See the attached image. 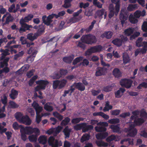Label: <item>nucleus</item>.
<instances>
[{"label": "nucleus", "mask_w": 147, "mask_h": 147, "mask_svg": "<svg viewBox=\"0 0 147 147\" xmlns=\"http://www.w3.org/2000/svg\"><path fill=\"white\" fill-rule=\"evenodd\" d=\"M67 82V80L65 79L54 80L53 82V88L54 89H61L65 86Z\"/></svg>", "instance_id": "obj_1"}, {"label": "nucleus", "mask_w": 147, "mask_h": 147, "mask_svg": "<svg viewBox=\"0 0 147 147\" xmlns=\"http://www.w3.org/2000/svg\"><path fill=\"white\" fill-rule=\"evenodd\" d=\"M135 125L134 124H131L129 127L125 128L124 131L126 132H128V136L132 137H134L137 134L138 131L135 128Z\"/></svg>", "instance_id": "obj_2"}, {"label": "nucleus", "mask_w": 147, "mask_h": 147, "mask_svg": "<svg viewBox=\"0 0 147 147\" xmlns=\"http://www.w3.org/2000/svg\"><path fill=\"white\" fill-rule=\"evenodd\" d=\"M132 83L133 81L131 79L126 78L121 79L120 82V84L122 87L126 88H130Z\"/></svg>", "instance_id": "obj_3"}, {"label": "nucleus", "mask_w": 147, "mask_h": 147, "mask_svg": "<svg viewBox=\"0 0 147 147\" xmlns=\"http://www.w3.org/2000/svg\"><path fill=\"white\" fill-rule=\"evenodd\" d=\"M81 40L88 44H92V34H90L83 35L81 38Z\"/></svg>", "instance_id": "obj_4"}, {"label": "nucleus", "mask_w": 147, "mask_h": 147, "mask_svg": "<svg viewBox=\"0 0 147 147\" xmlns=\"http://www.w3.org/2000/svg\"><path fill=\"white\" fill-rule=\"evenodd\" d=\"M32 106L35 109L36 115L39 114L42 110V107L40 106L38 103L35 101H34L32 104Z\"/></svg>", "instance_id": "obj_5"}, {"label": "nucleus", "mask_w": 147, "mask_h": 147, "mask_svg": "<svg viewBox=\"0 0 147 147\" xmlns=\"http://www.w3.org/2000/svg\"><path fill=\"white\" fill-rule=\"evenodd\" d=\"M20 122L26 125H29L31 123L32 121L29 116L26 115L21 118Z\"/></svg>", "instance_id": "obj_6"}, {"label": "nucleus", "mask_w": 147, "mask_h": 147, "mask_svg": "<svg viewBox=\"0 0 147 147\" xmlns=\"http://www.w3.org/2000/svg\"><path fill=\"white\" fill-rule=\"evenodd\" d=\"M33 27L31 25H29L26 24L21 26L19 29L20 32H25L26 30H30V28H32Z\"/></svg>", "instance_id": "obj_7"}, {"label": "nucleus", "mask_w": 147, "mask_h": 147, "mask_svg": "<svg viewBox=\"0 0 147 147\" xmlns=\"http://www.w3.org/2000/svg\"><path fill=\"white\" fill-rule=\"evenodd\" d=\"M108 135V132H101L98 133L96 135V137L98 140H102L105 138Z\"/></svg>", "instance_id": "obj_8"}, {"label": "nucleus", "mask_w": 147, "mask_h": 147, "mask_svg": "<svg viewBox=\"0 0 147 147\" xmlns=\"http://www.w3.org/2000/svg\"><path fill=\"white\" fill-rule=\"evenodd\" d=\"M32 129V127H31L26 126L25 127H23L20 129V131H23L28 135H30L33 133Z\"/></svg>", "instance_id": "obj_9"}, {"label": "nucleus", "mask_w": 147, "mask_h": 147, "mask_svg": "<svg viewBox=\"0 0 147 147\" xmlns=\"http://www.w3.org/2000/svg\"><path fill=\"white\" fill-rule=\"evenodd\" d=\"M107 69L104 67L98 68L96 72V76H100L105 74Z\"/></svg>", "instance_id": "obj_10"}, {"label": "nucleus", "mask_w": 147, "mask_h": 147, "mask_svg": "<svg viewBox=\"0 0 147 147\" xmlns=\"http://www.w3.org/2000/svg\"><path fill=\"white\" fill-rule=\"evenodd\" d=\"M42 20L43 22L47 26H52L53 24H51L53 22V20H52L49 19L46 15H44L42 17Z\"/></svg>", "instance_id": "obj_11"}, {"label": "nucleus", "mask_w": 147, "mask_h": 147, "mask_svg": "<svg viewBox=\"0 0 147 147\" xmlns=\"http://www.w3.org/2000/svg\"><path fill=\"white\" fill-rule=\"evenodd\" d=\"M111 1L112 3L116 4L114 12H115V15L116 16L119 11V0H111Z\"/></svg>", "instance_id": "obj_12"}, {"label": "nucleus", "mask_w": 147, "mask_h": 147, "mask_svg": "<svg viewBox=\"0 0 147 147\" xmlns=\"http://www.w3.org/2000/svg\"><path fill=\"white\" fill-rule=\"evenodd\" d=\"M74 85L76 88L79 90L83 91L85 90V86L81 82H75Z\"/></svg>", "instance_id": "obj_13"}, {"label": "nucleus", "mask_w": 147, "mask_h": 147, "mask_svg": "<svg viewBox=\"0 0 147 147\" xmlns=\"http://www.w3.org/2000/svg\"><path fill=\"white\" fill-rule=\"evenodd\" d=\"M82 129L83 132H85L92 129V125H88L85 123H82Z\"/></svg>", "instance_id": "obj_14"}, {"label": "nucleus", "mask_w": 147, "mask_h": 147, "mask_svg": "<svg viewBox=\"0 0 147 147\" xmlns=\"http://www.w3.org/2000/svg\"><path fill=\"white\" fill-rule=\"evenodd\" d=\"M74 58V55L72 54L71 55L67 57H65L63 59V61L66 63H70Z\"/></svg>", "instance_id": "obj_15"}, {"label": "nucleus", "mask_w": 147, "mask_h": 147, "mask_svg": "<svg viewBox=\"0 0 147 147\" xmlns=\"http://www.w3.org/2000/svg\"><path fill=\"white\" fill-rule=\"evenodd\" d=\"M113 75L115 78H119L121 76L122 74L119 69L118 68H115L113 71Z\"/></svg>", "instance_id": "obj_16"}, {"label": "nucleus", "mask_w": 147, "mask_h": 147, "mask_svg": "<svg viewBox=\"0 0 147 147\" xmlns=\"http://www.w3.org/2000/svg\"><path fill=\"white\" fill-rule=\"evenodd\" d=\"M113 34V33L112 32L110 31H105L101 35L100 37L102 38H106L107 39H110L111 38Z\"/></svg>", "instance_id": "obj_17"}, {"label": "nucleus", "mask_w": 147, "mask_h": 147, "mask_svg": "<svg viewBox=\"0 0 147 147\" xmlns=\"http://www.w3.org/2000/svg\"><path fill=\"white\" fill-rule=\"evenodd\" d=\"M36 84L39 85L41 86L44 87L45 89L46 86L49 84V82L47 80H40L37 81L36 82Z\"/></svg>", "instance_id": "obj_18"}, {"label": "nucleus", "mask_w": 147, "mask_h": 147, "mask_svg": "<svg viewBox=\"0 0 147 147\" xmlns=\"http://www.w3.org/2000/svg\"><path fill=\"white\" fill-rule=\"evenodd\" d=\"M123 63L124 64L129 63L130 61L129 57L128 55L126 53H124L122 56Z\"/></svg>", "instance_id": "obj_19"}, {"label": "nucleus", "mask_w": 147, "mask_h": 147, "mask_svg": "<svg viewBox=\"0 0 147 147\" xmlns=\"http://www.w3.org/2000/svg\"><path fill=\"white\" fill-rule=\"evenodd\" d=\"M39 28L38 29L36 32L35 33L38 37L45 32V28L43 26L41 25H39Z\"/></svg>", "instance_id": "obj_20"}, {"label": "nucleus", "mask_w": 147, "mask_h": 147, "mask_svg": "<svg viewBox=\"0 0 147 147\" xmlns=\"http://www.w3.org/2000/svg\"><path fill=\"white\" fill-rule=\"evenodd\" d=\"M119 17L121 20V24H123L124 23L125 21L127 19L128 16L125 12H121L120 13Z\"/></svg>", "instance_id": "obj_21"}, {"label": "nucleus", "mask_w": 147, "mask_h": 147, "mask_svg": "<svg viewBox=\"0 0 147 147\" xmlns=\"http://www.w3.org/2000/svg\"><path fill=\"white\" fill-rule=\"evenodd\" d=\"M103 47L98 45L92 47V53H99L102 51Z\"/></svg>", "instance_id": "obj_22"}, {"label": "nucleus", "mask_w": 147, "mask_h": 147, "mask_svg": "<svg viewBox=\"0 0 147 147\" xmlns=\"http://www.w3.org/2000/svg\"><path fill=\"white\" fill-rule=\"evenodd\" d=\"M71 129L69 128L68 126H66L64 129L63 132L65 136V138H68L69 137Z\"/></svg>", "instance_id": "obj_23"}, {"label": "nucleus", "mask_w": 147, "mask_h": 147, "mask_svg": "<svg viewBox=\"0 0 147 147\" xmlns=\"http://www.w3.org/2000/svg\"><path fill=\"white\" fill-rule=\"evenodd\" d=\"M95 143L99 147H106L108 146V144L107 143L101 140H96Z\"/></svg>", "instance_id": "obj_24"}, {"label": "nucleus", "mask_w": 147, "mask_h": 147, "mask_svg": "<svg viewBox=\"0 0 147 147\" xmlns=\"http://www.w3.org/2000/svg\"><path fill=\"white\" fill-rule=\"evenodd\" d=\"M18 94V92L17 91L14 89H12L9 96L11 99L14 100L17 97Z\"/></svg>", "instance_id": "obj_25"}, {"label": "nucleus", "mask_w": 147, "mask_h": 147, "mask_svg": "<svg viewBox=\"0 0 147 147\" xmlns=\"http://www.w3.org/2000/svg\"><path fill=\"white\" fill-rule=\"evenodd\" d=\"M26 37L27 39L31 41H33L38 38L35 33L34 34L32 33H29L27 34Z\"/></svg>", "instance_id": "obj_26"}, {"label": "nucleus", "mask_w": 147, "mask_h": 147, "mask_svg": "<svg viewBox=\"0 0 147 147\" xmlns=\"http://www.w3.org/2000/svg\"><path fill=\"white\" fill-rule=\"evenodd\" d=\"M6 17L5 22L3 24V25L9 24L10 23L13 22L14 20V17L12 15L7 16Z\"/></svg>", "instance_id": "obj_27"}, {"label": "nucleus", "mask_w": 147, "mask_h": 147, "mask_svg": "<svg viewBox=\"0 0 147 147\" xmlns=\"http://www.w3.org/2000/svg\"><path fill=\"white\" fill-rule=\"evenodd\" d=\"M144 122V121L143 118H138L134 119V124H135V126L136 125H142Z\"/></svg>", "instance_id": "obj_28"}, {"label": "nucleus", "mask_w": 147, "mask_h": 147, "mask_svg": "<svg viewBox=\"0 0 147 147\" xmlns=\"http://www.w3.org/2000/svg\"><path fill=\"white\" fill-rule=\"evenodd\" d=\"M112 42L115 45L117 46L118 47L121 46L122 44V40L120 38H115L113 40Z\"/></svg>", "instance_id": "obj_29"}, {"label": "nucleus", "mask_w": 147, "mask_h": 147, "mask_svg": "<svg viewBox=\"0 0 147 147\" xmlns=\"http://www.w3.org/2000/svg\"><path fill=\"white\" fill-rule=\"evenodd\" d=\"M125 91V89L123 88H120L119 90H118L116 92H115V97L117 98H120L121 97V95H120L121 93H123Z\"/></svg>", "instance_id": "obj_30"}, {"label": "nucleus", "mask_w": 147, "mask_h": 147, "mask_svg": "<svg viewBox=\"0 0 147 147\" xmlns=\"http://www.w3.org/2000/svg\"><path fill=\"white\" fill-rule=\"evenodd\" d=\"M105 11V10L104 9L97 11L95 13L96 16L102 18V16L104 14Z\"/></svg>", "instance_id": "obj_31"}, {"label": "nucleus", "mask_w": 147, "mask_h": 147, "mask_svg": "<svg viewBox=\"0 0 147 147\" xmlns=\"http://www.w3.org/2000/svg\"><path fill=\"white\" fill-rule=\"evenodd\" d=\"M29 65H25L23 66L21 68L18 70L17 72L19 73L20 74L23 72L24 71H27L29 67Z\"/></svg>", "instance_id": "obj_32"}, {"label": "nucleus", "mask_w": 147, "mask_h": 147, "mask_svg": "<svg viewBox=\"0 0 147 147\" xmlns=\"http://www.w3.org/2000/svg\"><path fill=\"white\" fill-rule=\"evenodd\" d=\"M134 29L131 28H129L125 29L124 32L125 35L127 36H129L133 33Z\"/></svg>", "instance_id": "obj_33"}, {"label": "nucleus", "mask_w": 147, "mask_h": 147, "mask_svg": "<svg viewBox=\"0 0 147 147\" xmlns=\"http://www.w3.org/2000/svg\"><path fill=\"white\" fill-rule=\"evenodd\" d=\"M38 141L40 144H45L47 141V137L45 136H41L39 138Z\"/></svg>", "instance_id": "obj_34"}, {"label": "nucleus", "mask_w": 147, "mask_h": 147, "mask_svg": "<svg viewBox=\"0 0 147 147\" xmlns=\"http://www.w3.org/2000/svg\"><path fill=\"white\" fill-rule=\"evenodd\" d=\"M110 128L114 132L118 133L119 131L120 127L119 125H111L110 126Z\"/></svg>", "instance_id": "obj_35"}, {"label": "nucleus", "mask_w": 147, "mask_h": 147, "mask_svg": "<svg viewBox=\"0 0 147 147\" xmlns=\"http://www.w3.org/2000/svg\"><path fill=\"white\" fill-rule=\"evenodd\" d=\"M90 138V136L88 134H83L80 139V141L81 143H83L85 141L88 140Z\"/></svg>", "instance_id": "obj_36"}, {"label": "nucleus", "mask_w": 147, "mask_h": 147, "mask_svg": "<svg viewBox=\"0 0 147 147\" xmlns=\"http://www.w3.org/2000/svg\"><path fill=\"white\" fill-rule=\"evenodd\" d=\"M9 59V57H7L3 61L0 62V69L3 68L5 65L7 66L8 65L7 62Z\"/></svg>", "instance_id": "obj_37"}, {"label": "nucleus", "mask_w": 147, "mask_h": 147, "mask_svg": "<svg viewBox=\"0 0 147 147\" xmlns=\"http://www.w3.org/2000/svg\"><path fill=\"white\" fill-rule=\"evenodd\" d=\"M70 119L68 117H65L61 123V125L63 126H65L67 125L70 121Z\"/></svg>", "instance_id": "obj_38"}, {"label": "nucleus", "mask_w": 147, "mask_h": 147, "mask_svg": "<svg viewBox=\"0 0 147 147\" xmlns=\"http://www.w3.org/2000/svg\"><path fill=\"white\" fill-rule=\"evenodd\" d=\"M95 129L97 132H105L107 130V128L104 127L100 126H96L95 127Z\"/></svg>", "instance_id": "obj_39"}, {"label": "nucleus", "mask_w": 147, "mask_h": 147, "mask_svg": "<svg viewBox=\"0 0 147 147\" xmlns=\"http://www.w3.org/2000/svg\"><path fill=\"white\" fill-rule=\"evenodd\" d=\"M51 77L53 79H58L61 77V75L59 72L56 71L53 74Z\"/></svg>", "instance_id": "obj_40"}, {"label": "nucleus", "mask_w": 147, "mask_h": 147, "mask_svg": "<svg viewBox=\"0 0 147 147\" xmlns=\"http://www.w3.org/2000/svg\"><path fill=\"white\" fill-rule=\"evenodd\" d=\"M84 120V118L82 117H78L74 118L72 119L71 122L72 123L76 124L79 123L81 121H83Z\"/></svg>", "instance_id": "obj_41"}, {"label": "nucleus", "mask_w": 147, "mask_h": 147, "mask_svg": "<svg viewBox=\"0 0 147 147\" xmlns=\"http://www.w3.org/2000/svg\"><path fill=\"white\" fill-rule=\"evenodd\" d=\"M38 136L34 135H32L29 136L28 138L30 142H35L37 141Z\"/></svg>", "instance_id": "obj_42"}, {"label": "nucleus", "mask_w": 147, "mask_h": 147, "mask_svg": "<svg viewBox=\"0 0 147 147\" xmlns=\"http://www.w3.org/2000/svg\"><path fill=\"white\" fill-rule=\"evenodd\" d=\"M53 115L54 117L57 118L60 121H61L63 119V116L57 111L53 112Z\"/></svg>", "instance_id": "obj_43"}, {"label": "nucleus", "mask_w": 147, "mask_h": 147, "mask_svg": "<svg viewBox=\"0 0 147 147\" xmlns=\"http://www.w3.org/2000/svg\"><path fill=\"white\" fill-rule=\"evenodd\" d=\"M84 58L82 56H80L76 58L73 61L72 64L75 65L78 63L82 61Z\"/></svg>", "instance_id": "obj_44"}, {"label": "nucleus", "mask_w": 147, "mask_h": 147, "mask_svg": "<svg viewBox=\"0 0 147 147\" xmlns=\"http://www.w3.org/2000/svg\"><path fill=\"white\" fill-rule=\"evenodd\" d=\"M116 139V136L112 134L109 136L106 139V141L107 142H110L113 140L117 141L115 140Z\"/></svg>", "instance_id": "obj_45"}, {"label": "nucleus", "mask_w": 147, "mask_h": 147, "mask_svg": "<svg viewBox=\"0 0 147 147\" xmlns=\"http://www.w3.org/2000/svg\"><path fill=\"white\" fill-rule=\"evenodd\" d=\"M15 116L16 119L20 122L21 121V118L24 116L23 114L20 112L16 113L15 114Z\"/></svg>", "instance_id": "obj_46"}, {"label": "nucleus", "mask_w": 147, "mask_h": 147, "mask_svg": "<svg viewBox=\"0 0 147 147\" xmlns=\"http://www.w3.org/2000/svg\"><path fill=\"white\" fill-rule=\"evenodd\" d=\"M132 15H130L129 16V20L130 22L132 24H135L138 22L137 19Z\"/></svg>", "instance_id": "obj_47"}, {"label": "nucleus", "mask_w": 147, "mask_h": 147, "mask_svg": "<svg viewBox=\"0 0 147 147\" xmlns=\"http://www.w3.org/2000/svg\"><path fill=\"white\" fill-rule=\"evenodd\" d=\"M143 38L142 37H139L136 41V46L138 47L142 46V42Z\"/></svg>", "instance_id": "obj_48"}, {"label": "nucleus", "mask_w": 147, "mask_h": 147, "mask_svg": "<svg viewBox=\"0 0 147 147\" xmlns=\"http://www.w3.org/2000/svg\"><path fill=\"white\" fill-rule=\"evenodd\" d=\"M12 127L14 129L16 130L20 128L21 129L23 126L22 125H19L17 122H14L13 124Z\"/></svg>", "instance_id": "obj_49"}, {"label": "nucleus", "mask_w": 147, "mask_h": 147, "mask_svg": "<svg viewBox=\"0 0 147 147\" xmlns=\"http://www.w3.org/2000/svg\"><path fill=\"white\" fill-rule=\"evenodd\" d=\"M137 7L136 4L129 5L127 8V10L129 11H132L136 9Z\"/></svg>", "instance_id": "obj_50"}, {"label": "nucleus", "mask_w": 147, "mask_h": 147, "mask_svg": "<svg viewBox=\"0 0 147 147\" xmlns=\"http://www.w3.org/2000/svg\"><path fill=\"white\" fill-rule=\"evenodd\" d=\"M9 105L10 107L12 109L17 108L19 107V105L16 104L14 101H10L9 102Z\"/></svg>", "instance_id": "obj_51"}, {"label": "nucleus", "mask_w": 147, "mask_h": 147, "mask_svg": "<svg viewBox=\"0 0 147 147\" xmlns=\"http://www.w3.org/2000/svg\"><path fill=\"white\" fill-rule=\"evenodd\" d=\"M44 109L48 111H51L53 109V107L49 105L48 103L45 104L44 107Z\"/></svg>", "instance_id": "obj_52"}, {"label": "nucleus", "mask_w": 147, "mask_h": 147, "mask_svg": "<svg viewBox=\"0 0 147 147\" xmlns=\"http://www.w3.org/2000/svg\"><path fill=\"white\" fill-rule=\"evenodd\" d=\"M110 12L109 15V18H112L115 14V12L114 11V8L113 7H111L109 8Z\"/></svg>", "instance_id": "obj_53"}, {"label": "nucleus", "mask_w": 147, "mask_h": 147, "mask_svg": "<svg viewBox=\"0 0 147 147\" xmlns=\"http://www.w3.org/2000/svg\"><path fill=\"white\" fill-rule=\"evenodd\" d=\"M119 119L118 118L111 119L108 121L109 123L110 124H116L119 123Z\"/></svg>", "instance_id": "obj_54"}, {"label": "nucleus", "mask_w": 147, "mask_h": 147, "mask_svg": "<svg viewBox=\"0 0 147 147\" xmlns=\"http://www.w3.org/2000/svg\"><path fill=\"white\" fill-rule=\"evenodd\" d=\"M1 100L2 103L4 105L3 106H4V107H5L7 103V96L4 95L3 96V98L1 99Z\"/></svg>", "instance_id": "obj_55"}, {"label": "nucleus", "mask_w": 147, "mask_h": 147, "mask_svg": "<svg viewBox=\"0 0 147 147\" xmlns=\"http://www.w3.org/2000/svg\"><path fill=\"white\" fill-rule=\"evenodd\" d=\"M140 34V33L139 32H136L130 36V40H131L135 39L136 38L139 36Z\"/></svg>", "instance_id": "obj_56"}, {"label": "nucleus", "mask_w": 147, "mask_h": 147, "mask_svg": "<svg viewBox=\"0 0 147 147\" xmlns=\"http://www.w3.org/2000/svg\"><path fill=\"white\" fill-rule=\"evenodd\" d=\"M16 41L15 40H13L9 41L7 45L5 47V48H8L9 49L10 48V47L11 46L10 45L12 44H16Z\"/></svg>", "instance_id": "obj_57"}, {"label": "nucleus", "mask_w": 147, "mask_h": 147, "mask_svg": "<svg viewBox=\"0 0 147 147\" xmlns=\"http://www.w3.org/2000/svg\"><path fill=\"white\" fill-rule=\"evenodd\" d=\"M98 0H94L93 3L96 6L99 8H101L102 7V4L100 3Z\"/></svg>", "instance_id": "obj_58"}, {"label": "nucleus", "mask_w": 147, "mask_h": 147, "mask_svg": "<svg viewBox=\"0 0 147 147\" xmlns=\"http://www.w3.org/2000/svg\"><path fill=\"white\" fill-rule=\"evenodd\" d=\"M92 54V47H91L90 49H88L85 53L84 55L87 57H89Z\"/></svg>", "instance_id": "obj_59"}, {"label": "nucleus", "mask_w": 147, "mask_h": 147, "mask_svg": "<svg viewBox=\"0 0 147 147\" xmlns=\"http://www.w3.org/2000/svg\"><path fill=\"white\" fill-rule=\"evenodd\" d=\"M89 5V3L88 2H87L85 3H84L83 2H81L80 3V7L82 8H83L85 9L88 7Z\"/></svg>", "instance_id": "obj_60"}, {"label": "nucleus", "mask_w": 147, "mask_h": 147, "mask_svg": "<svg viewBox=\"0 0 147 147\" xmlns=\"http://www.w3.org/2000/svg\"><path fill=\"white\" fill-rule=\"evenodd\" d=\"M32 131L33 132V133H34V135H35L38 136L40 135V131L39 129L37 128H32Z\"/></svg>", "instance_id": "obj_61"}, {"label": "nucleus", "mask_w": 147, "mask_h": 147, "mask_svg": "<svg viewBox=\"0 0 147 147\" xmlns=\"http://www.w3.org/2000/svg\"><path fill=\"white\" fill-rule=\"evenodd\" d=\"M120 110L119 109H115L111 111L112 115L117 116L119 115L120 112Z\"/></svg>", "instance_id": "obj_62"}, {"label": "nucleus", "mask_w": 147, "mask_h": 147, "mask_svg": "<svg viewBox=\"0 0 147 147\" xmlns=\"http://www.w3.org/2000/svg\"><path fill=\"white\" fill-rule=\"evenodd\" d=\"M15 4L14 3H13L8 8V11L9 12V13H16L15 12L13 11V10L15 9Z\"/></svg>", "instance_id": "obj_63"}, {"label": "nucleus", "mask_w": 147, "mask_h": 147, "mask_svg": "<svg viewBox=\"0 0 147 147\" xmlns=\"http://www.w3.org/2000/svg\"><path fill=\"white\" fill-rule=\"evenodd\" d=\"M142 29L144 32H147V22H145L142 25Z\"/></svg>", "instance_id": "obj_64"}]
</instances>
